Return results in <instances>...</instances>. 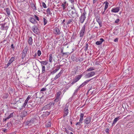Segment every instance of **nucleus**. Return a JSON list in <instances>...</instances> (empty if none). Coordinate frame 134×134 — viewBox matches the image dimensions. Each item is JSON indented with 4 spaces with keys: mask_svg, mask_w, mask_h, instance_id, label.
I'll return each mask as SVG.
<instances>
[{
    "mask_svg": "<svg viewBox=\"0 0 134 134\" xmlns=\"http://www.w3.org/2000/svg\"><path fill=\"white\" fill-rule=\"evenodd\" d=\"M87 13L85 9H84V12L82 13L80 16L79 17V22L81 24H82L86 19V15Z\"/></svg>",
    "mask_w": 134,
    "mask_h": 134,
    "instance_id": "f257e3e1",
    "label": "nucleus"
},
{
    "mask_svg": "<svg viewBox=\"0 0 134 134\" xmlns=\"http://www.w3.org/2000/svg\"><path fill=\"white\" fill-rule=\"evenodd\" d=\"M92 119L91 117H89L86 118L84 120V127H88L89 124H90L91 123Z\"/></svg>",
    "mask_w": 134,
    "mask_h": 134,
    "instance_id": "f03ea898",
    "label": "nucleus"
},
{
    "mask_svg": "<svg viewBox=\"0 0 134 134\" xmlns=\"http://www.w3.org/2000/svg\"><path fill=\"white\" fill-rule=\"evenodd\" d=\"M71 9L73 10L71 11V15L72 18H76L79 16L75 8L74 7H71Z\"/></svg>",
    "mask_w": 134,
    "mask_h": 134,
    "instance_id": "7ed1b4c3",
    "label": "nucleus"
},
{
    "mask_svg": "<svg viewBox=\"0 0 134 134\" xmlns=\"http://www.w3.org/2000/svg\"><path fill=\"white\" fill-rule=\"evenodd\" d=\"M36 119L32 118L31 120L26 121L25 122V125L30 126L34 125V123L36 122Z\"/></svg>",
    "mask_w": 134,
    "mask_h": 134,
    "instance_id": "20e7f679",
    "label": "nucleus"
},
{
    "mask_svg": "<svg viewBox=\"0 0 134 134\" xmlns=\"http://www.w3.org/2000/svg\"><path fill=\"white\" fill-rule=\"evenodd\" d=\"M85 23L82 27L79 33L80 37H81V39H82L85 34L86 25Z\"/></svg>",
    "mask_w": 134,
    "mask_h": 134,
    "instance_id": "39448f33",
    "label": "nucleus"
},
{
    "mask_svg": "<svg viewBox=\"0 0 134 134\" xmlns=\"http://www.w3.org/2000/svg\"><path fill=\"white\" fill-rule=\"evenodd\" d=\"M82 77L81 75H77L75 76L72 82V84H74L78 81Z\"/></svg>",
    "mask_w": 134,
    "mask_h": 134,
    "instance_id": "423d86ee",
    "label": "nucleus"
},
{
    "mask_svg": "<svg viewBox=\"0 0 134 134\" xmlns=\"http://www.w3.org/2000/svg\"><path fill=\"white\" fill-rule=\"evenodd\" d=\"M32 30L35 33L37 34H38L39 33V30L37 26L35 25L33 26L32 27Z\"/></svg>",
    "mask_w": 134,
    "mask_h": 134,
    "instance_id": "0eeeda50",
    "label": "nucleus"
},
{
    "mask_svg": "<svg viewBox=\"0 0 134 134\" xmlns=\"http://www.w3.org/2000/svg\"><path fill=\"white\" fill-rule=\"evenodd\" d=\"M54 33L56 35H60L61 32L59 29L57 27H56L54 29Z\"/></svg>",
    "mask_w": 134,
    "mask_h": 134,
    "instance_id": "6e6552de",
    "label": "nucleus"
},
{
    "mask_svg": "<svg viewBox=\"0 0 134 134\" xmlns=\"http://www.w3.org/2000/svg\"><path fill=\"white\" fill-rule=\"evenodd\" d=\"M8 28V26L6 23L1 25V29L2 30H7Z\"/></svg>",
    "mask_w": 134,
    "mask_h": 134,
    "instance_id": "1a4fd4ad",
    "label": "nucleus"
},
{
    "mask_svg": "<svg viewBox=\"0 0 134 134\" xmlns=\"http://www.w3.org/2000/svg\"><path fill=\"white\" fill-rule=\"evenodd\" d=\"M95 72L94 71H92L88 73L86 75V78H89L94 76L95 74Z\"/></svg>",
    "mask_w": 134,
    "mask_h": 134,
    "instance_id": "9d476101",
    "label": "nucleus"
},
{
    "mask_svg": "<svg viewBox=\"0 0 134 134\" xmlns=\"http://www.w3.org/2000/svg\"><path fill=\"white\" fill-rule=\"evenodd\" d=\"M62 72L61 71H60L59 73L57 75H56V76H55V77L53 79H52L51 80L52 81H54L55 80H56L58 78L60 77V76L62 74Z\"/></svg>",
    "mask_w": 134,
    "mask_h": 134,
    "instance_id": "9b49d317",
    "label": "nucleus"
},
{
    "mask_svg": "<svg viewBox=\"0 0 134 134\" xmlns=\"http://www.w3.org/2000/svg\"><path fill=\"white\" fill-rule=\"evenodd\" d=\"M120 119H121V118L120 116L117 117L115 118L112 124V126L114 125L117 121Z\"/></svg>",
    "mask_w": 134,
    "mask_h": 134,
    "instance_id": "f8f14e48",
    "label": "nucleus"
},
{
    "mask_svg": "<svg viewBox=\"0 0 134 134\" xmlns=\"http://www.w3.org/2000/svg\"><path fill=\"white\" fill-rule=\"evenodd\" d=\"M120 8L119 7H117L115 8H113L111 10V11L113 12H118L120 10Z\"/></svg>",
    "mask_w": 134,
    "mask_h": 134,
    "instance_id": "ddd939ff",
    "label": "nucleus"
},
{
    "mask_svg": "<svg viewBox=\"0 0 134 134\" xmlns=\"http://www.w3.org/2000/svg\"><path fill=\"white\" fill-rule=\"evenodd\" d=\"M30 21L33 24H35L37 23V21H36L35 19L34 18L30 17Z\"/></svg>",
    "mask_w": 134,
    "mask_h": 134,
    "instance_id": "4468645a",
    "label": "nucleus"
},
{
    "mask_svg": "<svg viewBox=\"0 0 134 134\" xmlns=\"http://www.w3.org/2000/svg\"><path fill=\"white\" fill-rule=\"evenodd\" d=\"M50 108L51 107L48 104L44 106L43 107L42 109V110H48L50 109Z\"/></svg>",
    "mask_w": 134,
    "mask_h": 134,
    "instance_id": "2eb2a0df",
    "label": "nucleus"
},
{
    "mask_svg": "<svg viewBox=\"0 0 134 134\" xmlns=\"http://www.w3.org/2000/svg\"><path fill=\"white\" fill-rule=\"evenodd\" d=\"M100 41H97L96 44L97 45H100L101 44L102 42L104 41V40L102 38H101L100 39Z\"/></svg>",
    "mask_w": 134,
    "mask_h": 134,
    "instance_id": "dca6fc26",
    "label": "nucleus"
},
{
    "mask_svg": "<svg viewBox=\"0 0 134 134\" xmlns=\"http://www.w3.org/2000/svg\"><path fill=\"white\" fill-rule=\"evenodd\" d=\"M84 114L83 113H81L80 115V118L79 120L80 122H83V120Z\"/></svg>",
    "mask_w": 134,
    "mask_h": 134,
    "instance_id": "f3484780",
    "label": "nucleus"
},
{
    "mask_svg": "<svg viewBox=\"0 0 134 134\" xmlns=\"http://www.w3.org/2000/svg\"><path fill=\"white\" fill-rule=\"evenodd\" d=\"M64 116H66L68 113V110L67 108L66 107L64 109Z\"/></svg>",
    "mask_w": 134,
    "mask_h": 134,
    "instance_id": "a211bd4d",
    "label": "nucleus"
},
{
    "mask_svg": "<svg viewBox=\"0 0 134 134\" xmlns=\"http://www.w3.org/2000/svg\"><path fill=\"white\" fill-rule=\"evenodd\" d=\"M28 49V47L27 46H26L24 49L23 50L22 52L27 54Z\"/></svg>",
    "mask_w": 134,
    "mask_h": 134,
    "instance_id": "6ab92c4d",
    "label": "nucleus"
},
{
    "mask_svg": "<svg viewBox=\"0 0 134 134\" xmlns=\"http://www.w3.org/2000/svg\"><path fill=\"white\" fill-rule=\"evenodd\" d=\"M46 12L47 14V16H48V15H51L52 14V13L50 9L49 8H48L46 10Z\"/></svg>",
    "mask_w": 134,
    "mask_h": 134,
    "instance_id": "aec40b11",
    "label": "nucleus"
},
{
    "mask_svg": "<svg viewBox=\"0 0 134 134\" xmlns=\"http://www.w3.org/2000/svg\"><path fill=\"white\" fill-rule=\"evenodd\" d=\"M73 19L71 18L70 19H69L68 20L67 22V24L68 25L69 24H71L72 23H73Z\"/></svg>",
    "mask_w": 134,
    "mask_h": 134,
    "instance_id": "412c9836",
    "label": "nucleus"
},
{
    "mask_svg": "<svg viewBox=\"0 0 134 134\" xmlns=\"http://www.w3.org/2000/svg\"><path fill=\"white\" fill-rule=\"evenodd\" d=\"M66 1H65L64 2V3H62V4L61 5V6H62V7H63V10H65L66 7Z\"/></svg>",
    "mask_w": 134,
    "mask_h": 134,
    "instance_id": "4be33fe9",
    "label": "nucleus"
},
{
    "mask_svg": "<svg viewBox=\"0 0 134 134\" xmlns=\"http://www.w3.org/2000/svg\"><path fill=\"white\" fill-rule=\"evenodd\" d=\"M22 114V117H25L26 116L27 114H28V113L27 112V111L24 110L23 111Z\"/></svg>",
    "mask_w": 134,
    "mask_h": 134,
    "instance_id": "5701e85b",
    "label": "nucleus"
},
{
    "mask_svg": "<svg viewBox=\"0 0 134 134\" xmlns=\"http://www.w3.org/2000/svg\"><path fill=\"white\" fill-rule=\"evenodd\" d=\"M5 10L6 12L7 15H9L10 14V10L9 8H7L5 9Z\"/></svg>",
    "mask_w": 134,
    "mask_h": 134,
    "instance_id": "b1692460",
    "label": "nucleus"
},
{
    "mask_svg": "<svg viewBox=\"0 0 134 134\" xmlns=\"http://www.w3.org/2000/svg\"><path fill=\"white\" fill-rule=\"evenodd\" d=\"M61 53L62 54V55L63 56H66L67 57L69 55V53L68 52H63V50L61 51Z\"/></svg>",
    "mask_w": 134,
    "mask_h": 134,
    "instance_id": "393cba45",
    "label": "nucleus"
},
{
    "mask_svg": "<svg viewBox=\"0 0 134 134\" xmlns=\"http://www.w3.org/2000/svg\"><path fill=\"white\" fill-rule=\"evenodd\" d=\"M40 63L42 64V65H46L48 64V62L46 60H45L43 61L40 62Z\"/></svg>",
    "mask_w": 134,
    "mask_h": 134,
    "instance_id": "a878e982",
    "label": "nucleus"
},
{
    "mask_svg": "<svg viewBox=\"0 0 134 134\" xmlns=\"http://www.w3.org/2000/svg\"><path fill=\"white\" fill-rule=\"evenodd\" d=\"M104 4H105L104 8L105 9V10L108 7V5L109 4V3L108 2L106 1L104 2Z\"/></svg>",
    "mask_w": 134,
    "mask_h": 134,
    "instance_id": "bb28decb",
    "label": "nucleus"
},
{
    "mask_svg": "<svg viewBox=\"0 0 134 134\" xmlns=\"http://www.w3.org/2000/svg\"><path fill=\"white\" fill-rule=\"evenodd\" d=\"M49 61L51 63H52L53 60L52 55V54H50L49 55Z\"/></svg>",
    "mask_w": 134,
    "mask_h": 134,
    "instance_id": "cd10ccee",
    "label": "nucleus"
},
{
    "mask_svg": "<svg viewBox=\"0 0 134 134\" xmlns=\"http://www.w3.org/2000/svg\"><path fill=\"white\" fill-rule=\"evenodd\" d=\"M15 59V57H12L11 58L8 62L11 64L14 60Z\"/></svg>",
    "mask_w": 134,
    "mask_h": 134,
    "instance_id": "c85d7f7f",
    "label": "nucleus"
},
{
    "mask_svg": "<svg viewBox=\"0 0 134 134\" xmlns=\"http://www.w3.org/2000/svg\"><path fill=\"white\" fill-rule=\"evenodd\" d=\"M32 39L31 37H30L29 38V39L28 41L29 44L30 45H32Z\"/></svg>",
    "mask_w": 134,
    "mask_h": 134,
    "instance_id": "c756f323",
    "label": "nucleus"
},
{
    "mask_svg": "<svg viewBox=\"0 0 134 134\" xmlns=\"http://www.w3.org/2000/svg\"><path fill=\"white\" fill-rule=\"evenodd\" d=\"M43 22H44L43 25H45L47 24V21L46 19V18L45 17L43 18Z\"/></svg>",
    "mask_w": 134,
    "mask_h": 134,
    "instance_id": "7c9ffc66",
    "label": "nucleus"
},
{
    "mask_svg": "<svg viewBox=\"0 0 134 134\" xmlns=\"http://www.w3.org/2000/svg\"><path fill=\"white\" fill-rule=\"evenodd\" d=\"M59 68H57L56 69L52 71L51 72V73L52 74H54V73H56L57 72V71H58L59 70Z\"/></svg>",
    "mask_w": 134,
    "mask_h": 134,
    "instance_id": "2f4dec72",
    "label": "nucleus"
},
{
    "mask_svg": "<svg viewBox=\"0 0 134 134\" xmlns=\"http://www.w3.org/2000/svg\"><path fill=\"white\" fill-rule=\"evenodd\" d=\"M27 102H26L25 101L24 103L23 104L21 108V109H22L25 108L26 105L27 104Z\"/></svg>",
    "mask_w": 134,
    "mask_h": 134,
    "instance_id": "473e14b6",
    "label": "nucleus"
},
{
    "mask_svg": "<svg viewBox=\"0 0 134 134\" xmlns=\"http://www.w3.org/2000/svg\"><path fill=\"white\" fill-rule=\"evenodd\" d=\"M27 54H26L22 52L21 53L22 59H23L26 56V55Z\"/></svg>",
    "mask_w": 134,
    "mask_h": 134,
    "instance_id": "72a5a7b5",
    "label": "nucleus"
},
{
    "mask_svg": "<svg viewBox=\"0 0 134 134\" xmlns=\"http://www.w3.org/2000/svg\"><path fill=\"white\" fill-rule=\"evenodd\" d=\"M50 112L46 111L45 112H43V114H44L45 116H48L50 114Z\"/></svg>",
    "mask_w": 134,
    "mask_h": 134,
    "instance_id": "f704fd0d",
    "label": "nucleus"
},
{
    "mask_svg": "<svg viewBox=\"0 0 134 134\" xmlns=\"http://www.w3.org/2000/svg\"><path fill=\"white\" fill-rule=\"evenodd\" d=\"M51 123L50 122H48V123L46 125V127H49L51 126Z\"/></svg>",
    "mask_w": 134,
    "mask_h": 134,
    "instance_id": "c9c22d12",
    "label": "nucleus"
},
{
    "mask_svg": "<svg viewBox=\"0 0 134 134\" xmlns=\"http://www.w3.org/2000/svg\"><path fill=\"white\" fill-rule=\"evenodd\" d=\"M73 69L75 71V72H75V74L77 72V70H78V66H76V67L74 68Z\"/></svg>",
    "mask_w": 134,
    "mask_h": 134,
    "instance_id": "e433bc0d",
    "label": "nucleus"
},
{
    "mask_svg": "<svg viewBox=\"0 0 134 134\" xmlns=\"http://www.w3.org/2000/svg\"><path fill=\"white\" fill-rule=\"evenodd\" d=\"M33 17L35 18V20L39 21L40 20L39 17L36 15H35L34 16H32Z\"/></svg>",
    "mask_w": 134,
    "mask_h": 134,
    "instance_id": "4c0bfd02",
    "label": "nucleus"
},
{
    "mask_svg": "<svg viewBox=\"0 0 134 134\" xmlns=\"http://www.w3.org/2000/svg\"><path fill=\"white\" fill-rule=\"evenodd\" d=\"M42 73H44L45 71V67L44 66L42 65Z\"/></svg>",
    "mask_w": 134,
    "mask_h": 134,
    "instance_id": "58836bf2",
    "label": "nucleus"
},
{
    "mask_svg": "<svg viewBox=\"0 0 134 134\" xmlns=\"http://www.w3.org/2000/svg\"><path fill=\"white\" fill-rule=\"evenodd\" d=\"M83 60V59L81 58H79L78 59H76V62H81Z\"/></svg>",
    "mask_w": 134,
    "mask_h": 134,
    "instance_id": "ea45409f",
    "label": "nucleus"
},
{
    "mask_svg": "<svg viewBox=\"0 0 134 134\" xmlns=\"http://www.w3.org/2000/svg\"><path fill=\"white\" fill-rule=\"evenodd\" d=\"M54 102H50L48 104L49 106L51 108L52 107H53L54 105Z\"/></svg>",
    "mask_w": 134,
    "mask_h": 134,
    "instance_id": "a19ab883",
    "label": "nucleus"
},
{
    "mask_svg": "<svg viewBox=\"0 0 134 134\" xmlns=\"http://www.w3.org/2000/svg\"><path fill=\"white\" fill-rule=\"evenodd\" d=\"M61 93V92L60 91L58 92L57 93V97L59 98L60 96V95Z\"/></svg>",
    "mask_w": 134,
    "mask_h": 134,
    "instance_id": "79ce46f5",
    "label": "nucleus"
},
{
    "mask_svg": "<svg viewBox=\"0 0 134 134\" xmlns=\"http://www.w3.org/2000/svg\"><path fill=\"white\" fill-rule=\"evenodd\" d=\"M13 113H11L10 115L7 117L9 119V118L13 117Z\"/></svg>",
    "mask_w": 134,
    "mask_h": 134,
    "instance_id": "37998d69",
    "label": "nucleus"
},
{
    "mask_svg": "<svg viewBox=\"0 0 134 134\" xmlns=\"http://www.w3.org/2000/svg\"><path fill=\"white\" fill-rule=\"evenodd\" d=\"M31 97V96L30 95H29L27 98L25 100V101L26 102H27V103L28 102L29 99H30V98Z\"/></svg>",
    "mask_w": 134,
    "mask_h": 134,
    "instance_id": "c03bdc74",
    "label": "nucleus"
},
{
    "mask_svg": "<svg viewBox=\"0 0 134 134\" xmlns=\"http://www.w3.org/2000/svg\"><path fill=\"white\" fill-rule=\"evenodd\" d=\"M88 47V44L87 43H86L85 46V50L86 51Z\"/></svg>",
    "mask_w": 134,
    "mask_h": 134,
    "instance_id": "a18cd8bd",
    "label": "nucleus"
},
{
    "mask_svg": "<svg viewBox=\"0 0 134 134\" xmlns=\"http://www.w3.org/2000/svg\"><path fill=\"white\" fill-rule=\"evenodd\" d=\"M71 59L73 61H76V58L74 56H72L71 57Z\"/></svg>",
    "mask_w": 134,
    "mask_h": 134,
    "instance_id": "49530a36",
    "label": "nucleus"
},
{
    "mask_svg": "<svg viewBox=\"0 0 134 134\" xmlns=\"http://www.w3.org/2000/svg\"><path fill=\"white\" fill-rule=\"evenodd\" d=\"M91 79H90L89 80H87L85 81H84L83 83L85 85L86 84H87L88 82H89V81H91Z\"/></svg>",
    "mask_w": 134,
    "mask_h": 134,
    "instance_id": "de8ad7c7",
    "label": "nucleus"
},
{
    "mask_svg": "<svg viewBox=\"0 0 134 134\" xmlns=\"http://www.w3.org/2000/svg\"><path fill=\"white\" fill-rule=\"evenodd\" d=\"M94 69L92 67L90 68L87 69V71H90L93 70Z\"/></svg>",
    "mask_w": 134,
    "mask_h": 134,
    "instance_id": "09e8293b",
    "label": "nucleus"
},
{
    "mask_svg": "<svg viewBox=\"0 0 134 134\" xmlns=\"http://www.w3.org/2000/svg\"><path fill=\"white\" fill-rule=\"evenodd\" d=\"M8 94L7 93H6L4 94V97L5 98L7 99L8 98Z\"/></svg>",
    "mask_w": 134,
    "mask_h": 134,
    "instance_id": "8fccbe9b",
    "label": "nucleus"
},
{
    "mask_svg": "<svg viewBox=\"0 0 134 134\" xmlns=\"http://www.w3.org/2000/svg\"><path fill=\"white\" fill-rule=\"evenodd\" d=\"M82 122H80V121H79V122H77L76 124V125H79L80 126L81 125V124L82 123Z\"/></svg>",
    "mask_w": 134,
    "mask_h": 134,
    "instance_id": "3c124183",
    "label": "nucleus"
},
{
    "mask_svg": "<svg viewBox=\"0 0 134 134\" xmlns=\"http://www.w3.org/2000/svg\"><path fill=\"white\" fill-rule=\"evenodd\" d=\"M42 5L44 8H46L47 7L46 4L43 2H42Z\"/></svg>",
    "mask_w": 134,
    "mask_h": 134,
    "instance_id": "603ef678",
    "label": "nucleus"
},
{
    "mask_svg": "<svg viewBox=\"0 0 134 134\" xmlns=\"http://www.w3.org/2000/svg\"><path fill=\"white\" fill-rule=\"evenodd\" d=\"M41 54V51L40 50H38L37 51V54L39 56H40Z\"/></svg>",
    "mask_w": 134,
    "mask_h": 134,
    "instance_id": "864d4df0",
    "label": "nucleus"
},
{
    "mask_svg": "<svg viewBox=\"0 0 134 134\" xmlns=\"http://www.w3.org/2000/svg\"><path fill=\"white\" fill-rule=\"evenodd\" d=\"M2 14H0V23L1 22V21L2 20Z\"/></svg>",
    "mask_w": 134,
    "mask_h": 134,
    "instance_id": "5fc2aeb1",
    "label": "nucleus"
},
{
    "mask_svg": "<svg viewBox=\"0 0 134 134\" xmlns=\"http://www.w3.org/2000/svg\"><path fill=\"white\" fill-rule=\"evenodd\" d=\"M47 90V89L46 88H42L41 90H40V91H45L46 90Z\"/></svg>",
    "mask_w": 134,
    "mask_h": 134,
    "instance_id": "6e6d98bb",
    "label": "nucleus"
},
{
    "mask_svg": "<svg viewBox=\"0 0 134 134\" xmlns=\"http://www.w3.org/2000/svg\"><path fill=\"white\" fill-rule=\"evenodd\" d=\"M59 98L56 97V99L54 100V101L55 102H57L58 101Z\"/></svg>",
    "mask_w": 134,
    "mask_h": 134,
    "instance_id": "4d7b16f0",
    "label": "nucleus"
},
{
    "mask_svg": "<svg viewBox=\"0 0 134 134\" xmlns=\"http://www.w3.org/2000/svg\"><path fill=\"white\" fill-rule=\"evenodd\" d=\"M119 19H118L115 21V23H118L119 22Z\"/></svg>",
    "mask_w": 134,
    "mask_h": 134,
    "instance_id": "13d9d810",
    "label": "nucleus"
},
{
    "mask_svg": "<svg viewBox=\"0 0 134 134\" xmlns=\"http://www.w3.org/2000/svg\"><path fill=\"white\" fill-rule=\"evenodd\" d=\"M9 119L7 117L5 119H3V122H5V121L7 120L8 119Z\"/></svg>",
    "mask_w": 134,
    "mask_h": 134,
    "instance_id": "bf43d9fd",
    "label": "nucleus"
},
{
    "mask_svg": "<svg viewBox=\"0 0 134 134\" xmlns=\"http://www.w3.org/2000/svg\"><path fill=\"white\" fill-rule=\"evenodd\" d=\"M63 66V65H57V67L58 68H59V69L61 67H62Z\"/></svg>",
    "mask_w": 134,
    "mask_h": 134,
    "instance_id": "052dcab7",
    "label": "nucleus"
},
{
    "mask_svg": "<svg viewBox=\"0 0 134 134\" xmlns=\"http://www.w3.org/2000/svg\"><path fill=\"white\" fill-rule=\"evenodd\" d=\"M29 103H28V104H27V106L28 107V108H31V107H32V106L30 104H29Z\"/></svg>",
    "mask_w": 134,
    "mask_h": 134,
    "instance_id": "680f3d73",
    "label": "nucleus"
},
{
    "mask_svg": "<svg viewBox=\"0 0 134 134\" xmlns=\"http://www.w3.org/2000/svg\"><path fill=\"white\" fill-rule=\"evenodd\" d=\"M65 131L66 133L68 134L69 133V131L67 130V129L66 128L65 129Z\"/></svg>",
    "mask_w": 134,
    "mask_h": 134,
    "instance_id": "e2e57ef3",
    "label": "nucleus"
},
{
    "mask_svg": "<svg viewBox=\"0 0 134 134\" xmlns=\"http://www.w3.org/2000/svg\"><path fill=\"white\" fill-rule=\"evenodd\" d=\"M11 47L12 49L14 50L15 49V47L13 46V44H12L11 45Z\"/></svg>",
    "mask_w": 134,
    "mask_h": 134,
    "instance_id": "0e129e2a",
    "label": "nucleus"
},
{
    "mask_svg": "<svg viewBox=\"0 0 134 134\" xmlns=\"http://www.w3.org/2000/svg\"><path fill=\"white\" fill-rule=\"evenodd\" d=\"M69 2H70L72 4H73L75 0H69Z\"/></svg>",
    "mask_w": 134,
    "mask_h": 134,
    "instance_id": "69168bd1",
    "label": "nucleus"
},
{
    "mask_svg": "<svg viewBox=\"0 0 134 134\" xmlns=\"http://www.w3.org/2000/svg\"><path fill=\"white\" fill-rule=\"evenodd\" d=\"M85 85L83 83L82 84H81V85H80V86H79V87L80 88L81 87H83Z\"/></svg>",
    "mask_w": 134,
    "mask_h": 134,
    "instance_id": "338daca9",
    "label": "nucleus"
},
{
    "mask_svg": "<svg viewBox=\"0 0 134 134\" xmlns=\"http://www.w3.org/2000/svg\"><path fill=\"white\" fill-rule=\"evenodd\" d=\"M80 90V88L79 87H78L77 89L75 91V92L76 93L77 92L79 91Z\"/></svg>",
    "mask_w": 134,
    "mask_h": 134,
    "instance_id": "774afa93",
    "label": "nucleus"
}]
</instances>
